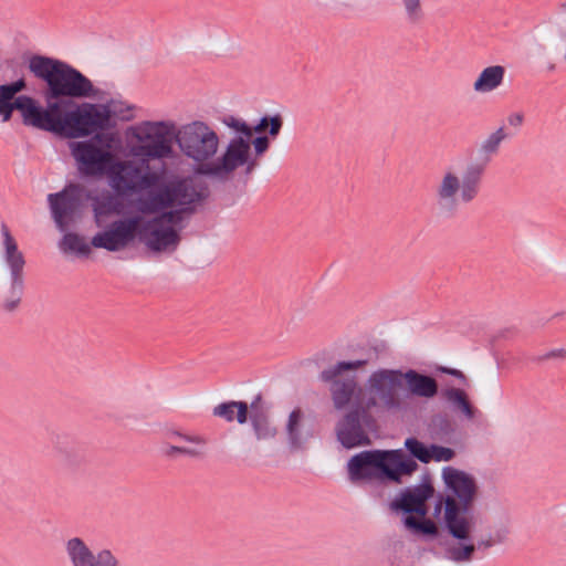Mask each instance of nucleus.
<instances>
[{
  "label": "nucleus",
  "mask_w": 566,
  "mask_h": 566,
  "mask_svg": "<svg viewBox=\"0 0 566 566\" xmlns=\"http://www.w3.org/2000/svg\"><path fill=\"white\" fill-rule=\"evenodd\" d=\"M126 136L129 154L138 160L118 157L123 140L117 133L96 134L91 139L70 143L78 174L86 178L106 176L116 193L130 196L163 185V174L151 170L150 161L174 157L172 142L195 165V174L214 182L231 181L248 160V145L241 138L231 137L218 156L220 135L201 119L181 126L174 120H144L128 127Z\"/></svg>",
  "instance_id": "1"
},
{
  "label": "nucleus",
  "mask_w": 566,
  "mask_h": 566,
  "mask_svg": "<svg viewBox=\"0 0 566 566\" xmlns=\"http://www.w3.org/2000/svg\"><path fill=\"white\" fill-rule=\"evenodd\" d=\"M135 208L139 214L117 219L95 233L91 244L118 252L138 237L154 252H172L180 235L177 227L208 197V187L196 176H176L159 187L139 191Z\"/></svg>",
  "instance_id": "2"
},
{
  "label": "nucleus",
  "mask_w": 566,
  "mask_h": 566,
  "mask_svg": "<svg viewBox=\"0 0 566 566\" xmlns=\"http://www.w3.org/2000/svg\"><path fill=\"white\" fill-rule=\"evenodd\" d=\"M442 479L450 493L440 497L434 510L441 514V528L449 537L444 557L457 565H468L476 552L474 536L479 523L472 505L479 486L473 475L453 467L443 468Z\"/></svg>",
  "instance_id": "3"
},
{
  "label": "nucleus",
  "mask_w": 566,
  "mask_h": 566,
  "mask_svg": "<svg viewBox=\"0 0 566 566\" xmlns=\"http://www.w3.org/2000/svg\"><path fill=\"white\" fill-rule=\"evenodd\" d=\"M30 72L45 83L43 97L88 98L97 95L92 81L78 70L57 59L34 55Z\"/></svg>",
  "instance_id": "4"
},
{
  "label": "nucleus",
  "mask_w": 566,
  "mask_h": 566,
  "mask_svg": "<svg viewBox=\"0 0 566 566\" xmlns=\"http://www.w3.org/2000/svg\"><path fill=\"white\" fill-rule=\"evenodd\" d=\"M486 167L488 159L469 163L462 175L453 166L446 167L433 187L437 208L443 213L452 214L461 205L474 201L480 195Z\"/></svg>",
  "instance_id": "5"
},
{
  "label": "nucleus",
  "mask_w": 566,
  "mask_h": 566,
  "mask_svg": "<svg viewBox=\"0 0 566 566\" xmlns=\"http://www.w3.org/2000/svg\"><path fill=\"white\" fill-rule=\"evenodd\" d=\"M418 469L416 461L401 450H370L354 455L347 464L352 482L390 480L400 482Z\"/></svg>",
  "instance_id": "6"
},
{
  "label": "nucleus",
  "mask_w": 566,
  "mask_h": 566,
  "mask_svg": "<svg viewBox=\"0 0 566 566\" xmlns=\"http://www.w3.org/2000/svg\"><path fill=\"white\" fill-rule=\"evenodd\" d=\"M366 363V360L339 361L321 373V379L328 384L332 402L336 410H367L364 386L354 374Z\"/></svg>",
  "instance_id": "7"
},
{
  "label": "nucleus",
  "mask_w": 566,
  "mask_h": 566,
  "mask_svg": "<svg viewBox=\"0 0 566 566\" xmlns=\"http://www.w3.org/2000/svg\"><path fill=\"white\" fill-rule=\"evenodd\" d=\"M433 486L423 483L402 491L390 503L392 511L406 514L402 524L411 534L430 536L438 534V526L427 517V502L433 496Z\"/></svg>",
  "instance_id": "8"
},
{
  "label": "nucleus",
  "mask_w": 566,
  "mask_h": 566,
  "mask_svg": "<svg viewBox=\"0 0 566 566\" xmlns=\"http://www.w3.org/2000/svg\"><path fill=\"white\" fill-rule=\"evenodd\" d=\"M44 101L45 107L33 97L24 98L18 105L25 112V125L63 135L74 102L65 97H44Z\"/></svg>",
  "instance_id": "9"
},
{
  "label": "nucleus",
  "mask_w": 566,
  "mask_h": 566,
  "mask_svg": "<svg viewBox=\"0 0 566 566\" xmlns=\"http://www.w3.org/2000/svg\"><path fill=\"white\" fill-rule=\"evenodd\" d=\"M3 260L9 270V282L3 290V307L14 311L23 295L25 259L7 224H1Z\"/></svg>",
  "instance_id": "10"
},
{
  "label": "nucleus",
  "mask_w": 566,
  "mask_h": 566,
  "mask_svg": "<svg viewBox=\"0 0 566 566\" xmlns=\"http://www.w3.org/2000/svg\"><path fill=\"white\" fill-rule=\"evenodd\" d=\"M401 386V370L378 369L371 373L364 385L366 409L381 407L388 410L400 408L398 389Z\"/></svg>",
  "instance_id": "11"
},
{
  "label": "nucleus",
  "mask_w": 566,
  "mask_h": 566,
  "mask_svg": "<svg viewBox=\"0 0 566 566\" xmlns=\"http://www.w3.org/2000/svg\"><path fill=\"white\" fill-rule=\"evenodd\" d=\"M85 188L81 184H69L63 190L48 196L52 218L62 232L82 218Z\"/></svg>",
  "instance_id": "12"
},
{
  "label": "nucleus",
  "mask_w": 566,
  "mask_h": 566,
  "mask_svg": "<svg viewBox=\"0 0 566 566\" xmlns=\"http://www.w3.org/2000/svg\"><path fill=\"white\" fill-rule=\"evenodd\" d=\"M106 128L107 113L103 104L74 103L63 135L71 138L87 137Z\"/></svg>",
  "instance_id": "13"
},
{
  "label": "nucleus",
  "mask_w": 566,
  "mask_h": 566,
  "mask_svg": "<svg viewBox=\"0 0 566 566\" xmlns=\"http://www.w3.org/2000/svg\"><path fill=\"white\" fill-rule=\"evenodd\" d=\"M224 125L233 133L232 138H241L248 145V160L243 163L241 169L245 174H251L256 167V160L251 150V138L254 133L261 134L269 128V135L275 138L282 128L283 120L280 115L272 117L264 116L255 126H250L244 119L229 116L223 120Z\"/></svg>",
  "instance_id": "14"
},
{
  "label": "nucleus",
  "mask_w": 566,
  "mask_h": 566,
  "mask_svg": "<svg viewBox=\"0 0 566 566\" xmlns=\"http://www.w3.org/2000/svg\"><path fill=\"white\" fill-rule=\"evenodd\" d=\"M369 410L346 411L336 426L337 438L346 448H355L369 443L363 424L369 419Z\"/></svg>",
  "instance_id": "15"
},
{
  "label": "nucleus",
  "mask_w": 566,
  "mask_h": 566,
  "mask_svg": "<svg viewBox=\"0 0 566 566\" xmlns=\"http://www.w3.org/2000/svg\"><path fill=\"white\" fill-rule=\"evenodd\" d=\"M87 198L91 201L94 223L97 228H102L109 217L119 216L123 212L120 199L107 189L90 192Z\"/></svg>",
  "instance_id": "16"
},
{
  "label": "nucleus",
  "mask_w": 566,
  "mask_h": 566,
  "mask_svg": "<svg viewBox=\"0 0 566 566\" xmlns=\"http://www.w3.org/2000/svg\"><path fill=\"white\" fill-rule=\"evenodd\" d=\"M25 87L27 83L23 78L9 84L0 85V116L2 122L6 123L10 120L12 112L17 109L21 113L23 124L25 125V112L18 105L22 103V99L31 97L28 95L15 97V95L25 90Z\"/></svg>",
  "instance_id": "17"
},
{
  "label": "nucleus",
  "mask_w": 566,
  "mask_h": 566,
  "mask_svg": "<svg viewBox=\"0 0 566 566\" xmlns=\"http://www.w3.org/2000/svg\"><path fill=\"white\" fill-rule=\"evenodd\" d=\"M284 432L290 447L294 450L302 449L312 438V429L307 424L305 413L301 408L291 411L285 422Z\"/></svg>",
  "instance_id": "18"
},
{
  "label": "nucleus",
  "mask_w": 566,
  "mask_h": 566,
  "mask_svg": "<svg viewBox=\"0 0 566 566\" xmlns=\"http://www.w3.org/2000/svg\"><path fill=\"white\" fill-rule=\"evenodd\" d=\"M402 380H405L408 391L416 397L431 399L438 394L437 380L413 369L401 371Z\"/></svg>",
  "instance_id": "19"
},
{
  "label": "nucleus",
  "mask_w": 566,
  "mask_h": 566,
  "mask_svg": "<svg viewBox=\"0 0 566 566\" xmlns=\"http://www.w3.org/2000/svg\"><path fill=\"white\" fill-rule=\"evenodd\" d=\"M175 438L180 441L189 442L192 446H168L165 449V454L170 458H175L179 454L187 455L190 458H199L202 457L206 452L207 439L199 434H185V433H175Z\"/></svg>",
  "instance_id": "20"
},
{
  "label": "nucleus",
  "mask_w": 566,
  "mask_h": 566,
  "mask_svg": "<svg viewBox=\"0 0 566 566\" xmlns=\"http://www.w3.org/2000/svg\"><path fill=\"white\" fill-rule=\"evenodd\" d=\"M442 398L453 411L461 413L467 420H473L479 410L471 403L468 394L455 387H447L441 391Z\"/></svg>",
  "instance_id": "21"
},
{
  "label": "nucleus",
  "mask_w": 566,
  "mask_h": 566,
  "mask_svg": "<svg viewBox=\"0 0 566 566\" xmlns=\"http://www.w3.org/2000/svg\"><path fill=\"white\" fill-rule=\"evenodd\" d=\"M505 76V69L502 65L484 67L473 82V91L478 94H486L502 86Z\"/></svg>",
  "instance_id": "22"
},
{
  "label": "nucleus",
  "mask_w": 566,
  "mask_h": 566,
  "mask_svg": "<svg viewBox=\"0 0 566 566\" xmlns=\"http://www.w3.org/2000/svg\"><path fill=\"white\" fill-rule=\"evenodd\" d=\"M260 398L251 403L250 419L256 438L260 440L273 439L276 436V428L271 423L268 413L259 407Z\"/></svg>",
  "instance_id": "23"
},
{
  "label": "nucleus",
  "mask_w": 566,
  "mask_h": 566,
  "mask_svg": "<svg viewBox=\"0 0 566 566\" xmlns=\"http://www.w3.org/2000/svg\"><path fill=\"white\" fill-rule=\"evenodd\" d=\"M249 407L243 401H228L217 405L212 413L214 417L224 419L228 422L237 420L239 423H245L248 420Z\"/></svg>",
  "instance_id": "24"
},
{
  "label": "nucleus",
  "mask_w": 566,
  "mask_h": 566,
  "mask_svg": "<svg viewBox=\"0 0 566 566\" xmlns=\"http://www.w3.org/2000/svg\"><path fill=\"white\" fill-rule=\"evenodd\" d=\"M65 549L73 566H86L94 553L80 537L70 538Z\"/></svg>",
  "instance_id": "25"
},
{
  "label": "nucleus",
  "mask_w": 566,
  "mask_h": 566,
  "mask_svg": "<svg viewBox=\"0 0 566 566\" xmlns=\"http://www.w3.org/2000/svg\"><path fill=\"white\" fill-rule=\"evenodd\" d=\"M107 113V127L111 125L112 117L119 120H132L136 117V106L125 101L112 99L107 104H103Z\"/></svg>",
  "instance_id": "26"
},
{
  "label": "nucleus",
  "mask_w": 566,
  "mask_h": 566,
  "mask_svg": "<svg viewBox=\"0 0 566 566\" xmlns=\"http://www.w3.org/2000/svg\"><path fill=\"white\" fill-rule=\"evenodd\" d=\"M402 18L408 25L417 27L423 23L426 10L422 0H400Z\"/></svg>",
  "instance_id": "27"
},
{
  "label": "nucleus",
  "mask_w": 566,
  "mask_h": 566,
  "mask_svg": "<svg viewBox=\"0 0 566 566\" xmlns=\"http://www.w3.org/2000/svg\"><path fill=\"white\" fill-rule=\"evenodd\" d=\"M506 138L507 134L504 127H499L493 133L488 135L480 146V153L483 154L484 156L481 161H485L488 159L489 164L491 157L497 154L502 142L505 140Z\"/></svg>",
  "instance_id": "28"
},
{
  "label": "nucleus",
  "mask_w": 566,
  "mask_h": 566,
  "mask_svg": "<svg viewBox=\"0 0 566 566\" xmlns=\"http://www.w3.org/2000/svg\"><path fill=\"white\" fill-rule=\"evenodd\" d=\"M60 245L65 252H76L78 254H88L91 252V248L84 238L73 232L65 233Z\"/></svg>",
  "instance_id": "29"
},
{
  "label": "nucleus",
  "mask_w": 566,
  "mask_h": 566,
  "mask_svg": "<svg viewBox=\"0 0 566 566\" xmlns=\"http://www.w3.org/2000/svg\"><path fill=\"white\" fill-rule=\"evenodd\" d=\"M405 447L413 458L418 459L422 463L430 462L429 447H427L424 443H422L418 439H416V438L406 439Z\"/></svg>",
  "instance_id": "30"
},
{
  "label": "nucleus",
  "mask_w": 566,
  "mask_h": 566,
  "mask_svg": "<svg viewBox=\"0 0 566 566\" xmlns=\"http://www.w3.org/2000/svg\"><path fill=\"white\" fill-rule=\"evenodd\" d=\"M86 566H119V559L109 549H101L93 553Z\"/></svg>",
  "instance_id": "31"
},
{
  "label": "nucleus",
  "mask_w": 566,
  "mask_h": 566,
  "mask_svg": "<svg viewBox=\"0 0 566 566\" xmlns=\"http://www.w3.org/2000/svg\"><path fill=\"white\" fill-rule=\"evenodd\" d=\"M454 454H455L454 451L447 447L437 446V444H431L429 447L430 461H437V462L450 461L453 459Z\"/></svg>",
  "instance_id": "32"
},
{
  "label": "nucleus",
  "mask_w": 566,
  "mask_h": 566,
  "mask_svg": "<svg viewBox=\"0 0 566 566\" xmlns=\"http://www.w3.org/2000/svg\"><path fill=\"white\" fill-rule=\"evenodd\" d=\"M253 146L256 156H262L270 147V139L268 136H259L254 139L251 138V147Z\"/></svg>",
  "instance_id": "33"
},
{
  "label": "nucleus",
  "mask_w": 566,
  "mask_h": 566,
  "mask_svg": "<svg viewBox=\"0 0 566 566\" xmlns=\"http://www.w3.org/2000/svg\"><path fill=\"white\" fill-rule=\"evenodd\" d=\"M507 125L514 129H518L524 123V114L522 112H514L506 117Z\"/></svg>",
  "instance_id": "34"
},
{
  "label": "nucleus",
  "mask_w": 566,
  "mask_h": 566,
  "mask_svg": "<svg viewBox=\"0 0 566 566\" xmlns=\"http://www.w3.org/2000/svg\"><path fill=\"white\" fill-rule=\"evenodd\" d=\"M439 370L443 374H448V375L455 377L463 385H465L468 382L467 376L459 369L441 366V367H439Z\"/></svg>",
  "instance_id": "35"
},
{
  "label": "nucleus",
  "mask_w": 566,
  "mask_h": 566,
  "mask_svg": "<svg viewBox=\"0 0 566 566\" xmlns=\"http://www.w3.org/2000/svg\"><path fill=\"white\" fill-rule=\"evenodd\" d=\"M565 357H566V350L562 349V348L552 350L545 355V358H565Z\"/></svg>",
  "instance_id": "36"
},
{
  "label": "nucleus",
  "mask_w": 566,
  "mask_h": 566,
  "mask_svg": "<svg viewBox=\"0 0 566 566\" xmlns=\"http://www.w3.org/2000/svg\"><path fill=\"white\" fill-rule=\"evenodd\" d=\"M560 9H562L563 11H566V2L560 4Z\"/></svg>",
  "instance_id": "37"
},
{
  "label": "nucleus",
  "mask_w": 566,
  "mask_h": 566,
  "mask_svg": "<svg viewBox=\"0 0 566 566\" xmlns=\"http://www.w3.org/2000/svg\"><path fill=\"white\" fill-rule=\"evenodd\" d=\"M187 443H188V444H185L186 447H191V446H192V444H191V443H189V442H187Z\"/></svg>",
  "instance_id": "38"
}]
</instances>
